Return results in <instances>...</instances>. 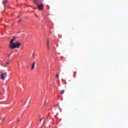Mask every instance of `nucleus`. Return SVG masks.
Instances as JSON below:
<instances>
[{
    "mask_svg": "<svg viewBox=\"0 0 128 128\" xmlns=\"http://www.w3.org/2000/svg\"><path fill=\"white\" fill-rule=\"evenodd\" d=\"M14 40H15L14 38H12V40H11L9 47L12 49L16 48H19L22 44L20 42H16L14 43Z\"/></svg>",
    "mask_w": 128,
    "mask_h": 128,
    "instance_id": "obj_1",
    "label": "nucleus"
},
{
    "mask_svg": "<svg viewBox=\"0 0 128 128\" xmlns=\"http://www.w3.org/2000/svg\"><path fill=\"white\" fill-rule=\"evenodd\" d=\"M7 76L8 73L6 72V73H3L2 74H1V79H2L3 81H4L5 78L7 77Z\"/></svg>",
    "mask_w": 128,
    "mask_h": 128,
    "instance_id": "obj_2",
    "label": "nucleus"
},
{
    "mask_svg": "<svg viewBox=\"0 0 128 128\" xmlns=\"http://www.w3.org/2000/svg\"><path fill=\"white\" fill-rule=\"evenodd\" d=\"M38 6L40 10H42L44 7V5L42 4H38Z\"/></svg>",
    "mask_w": 128,
    "mask_h": 128,
    "instance_id": "obj_3",
    "label": "nucleus"
},
{
    "mask_svg": "<svg viewBox=\"0 0 128 128\" xmlns=\"http://www.w3.org/2000/svg\"><path fill=\"white\" fill-rule=\"evenodd\" d=\"M35 66H36V62H33L32 64L31 70H34Z\"/></svg>",
    "mask_w": 128,
    "mask_h": 128,
    "instance_id": "obj_4",
    "label": "nucleus"
},
{
    "mask_svg": "<svg viewBox=\"0 0 128 128\" xmlns=\"http://www.w3.org/2000/svg\"><path fill=\"white\" fill-rule=\"evenodd\" d=\"M47 48H48V50L50 49L49 40H47Z\"/></svg>",
    "mask_w": 128,
    "mask_h": 128,
    "instance_id": "obj_5",
    "label": "nucleus"
},
{
    "mask_svg": "<svg viewBox=\"0 0 128 128\" xmlns=\"http://www.w3.org/2000/svg\"><path fill=\"white\" fill-rule=\"evenodd\" d=\"M8 2V0H4V1H2V4H4V5H6Z\"/></svg>",
    "mask_w": 128,
    "mask_h": 128,
    "instance_id": "obj_6",
    "label": "nucleus"
},
{
    "mask_svg": "<svg viewBox=\"0 0 128 128\" xmlns=\"http://www.w3.org/2000/svg\"><path fill=\"white\" fill-rule=\"evenodd\" d=\"M36 56H35V52H33L32 56V58L34 59L35 58Z\"/></svg>",
    "mask_w": 128,
    "mask_h": 128,
    "instance_id": "obj_7",
    "label": "nucleus"
},
{
    "mask_svg": "<svg viewBox=\"0 0 128 128\" xmlns=\"http://www.w3.org/2000/svg\"><path fill=\"white\" fill-rule=\"evenodd\" d=\"M64 90H62L61 91V94H64Z\"/></svg>",
    "mask_w": 128,
    "mask_h": 128,
    "instance_id": "obj_8",
    "label": "nucleus"
},
{
    "mask_svg": "<svg viewBox=\"0 0 128 128\" xmlns=\"http://www.w3.org/2000/svg\"><path fill=\"white\" fill-rule=\"evenodd\" d=\"M43 118H44V117H42V118H41L40 119V122H42Z\"/></svg>",
    "mask_w": 128,
    "mask_h": 128,
    "instance_id": "obj_9",
    "label": "nucleus"
},
{
    "mask_svg": "<svg viewBox=\"0 0 128 128\" xmlns=\"http://www.w3.org/2000/svg\"><path fill=\"white\" fill-rule=\"evenodd\" d=\"M56 77L57 78H59V75H58V74H56Z\"/></svg>",
    "mask_w": 128,
    "mask_h": 128,
    "instance_id": "obj_10",
    "label": "nucleus"
},
{
    "mask_svg": "<svg viewBox=\"0 0 128 128\" xmlns=\"http://www.w3.org/2000/svg\"><path fill=\"white\" fill-rule=\"evenodd\" d=\"M4 120H6V118H3L2 122H4Z\"/></svg>",
    "mask_w": 128,
    "mask_h": 128,
    "instance_id": "obj_11",
    "label": "nucleus"
},
{
    "mask_svg": "<svg viewBox=\"0 0 128 128\" xmlns=\"http://www.w3.org/2000/svg\"><path fill=\"white\" fill-rule=\"evenodd\" d=\"M10 64V62H6V64Z\"/></svg>",
    "mask_w": 128,
    "mask_h": 128,
    "instance_id": "obj_12",
    "label": "nucleus"
},
{
    "mask_svg": "<svg viewBox=\"0 0 128 128\" xmlns=\"http://www.w3.org/2000/svg\"><path fill=\"white\" fill-rule=\"evenodd\" d=\"M34 2H36V0H34Z\"/></svg>",
    "mask_w": 128,
    "mask_h": 128,
    "instance_id": "obj_13",
    "label": "nucleus"
},
{
    "mask_svg": "<svg viewBox=\"0 0 128 128\" xmlns=\"http://www.w3.org/2000/svg\"><path fill=\"white\" fill-rule=\"evenodd\" d=\"M57 106H59V103H58Z\"/></svg>",
    "mask_w": 128,
    "mask_h": 128,
    "instance_id": "obj_14",
    "label": "nucleus"
},
{
    "mask_svg": "<svg viewBox=\"0 0 128 128\" xmlns=\"http://www.w3.org/2000/svg\"><path fill=\"white\" fill-rule=\"evenodd\" d=\"M18 50H16V52H18Z\"/></svg>",
    "mask_w": 128,
    "mask_h": 128,
    "instance_id": "obj_15",
    "label": "nucleus"
},
{
    "mask_svg": "<svg viewBox=\"0 0 128 128\" xmlns=\"http://www.w3.org/2000/svg\"><path fill=\"white\" fill-rule=\"evenodd\" d=\"M18 22H19V21H18Z\"/></svg>",
    "mask_w": 128,
    "mask_h": 128,
    "instance_id": "obj_16",
    "label": "nucleus"
},
{
    "mask_svg": "<svg viewBox=\"0 0 128 128\" xmlns=\"http://www.w3.org/2000/svg\"><path fill=\"white\" fill-rule=\"evenodd\" d=\"M18 122H19V120H18Z\"/></svg>",
    "mask_w": 128,
    "mask_h": 128,
    "instance_id": "obj_17",
    "label": "nucleus"
}]
</instances>
